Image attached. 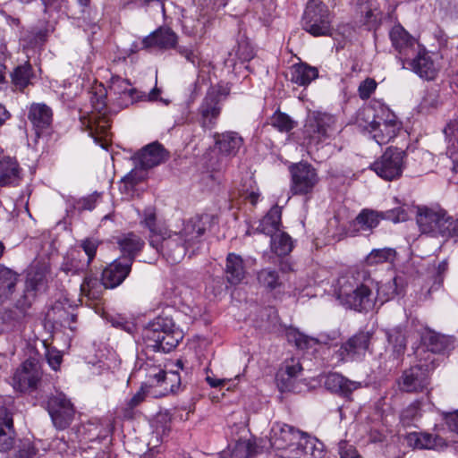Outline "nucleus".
Segmentation results:
<instances>
[{
	"label": "nucleus",
	"mask_w": 458,
	"mask_h": 458,
	"mask_svg": "<svg viewBox=\"0 0 458 458\" xmlns=\"http://www.w3.org/2000/svg\"><path fill=\"white\" fill-rule=\"evenodd\" d=\"M396 284L394 277L387 284L379 286L367 271L361 270L340 276L335 292L344 306L361 312L372 310L377 299L383 303L398 294Z\"/></svg>",
	"instance_id": "obj_1"
},
{
	"label": "nucleus",
	"mask_w": 458,
	"mask_h": 458,
	"mask_svg": "<svg viewBox=\"0 0 458 458\" xmlns=\"http://www.w3.org/2000/svg\"><path fill=\"white\" fill-rule=\"evenodd\" d=\"M416 223L422 234L433 238L458 239V218L449 216L440 207H417Z\"/></svg>",
	"instance_id": "obj_2"
},
{
	"label": "nucleus",
	"mask_w": 458,
	"mask_h": 458,
	"mask_svg": "<svg viewBox=\"0 0 458 458\" xmlns=\"http://www.w3.org/2000/svg\"><path fill=\"white\" fill-rule=\"evenodd\" d=\"M142 338L147 348L169 352L182 340L183 335L172 318L157 317L144 327Z\"/></svg>",
	"instance_id": "obj_3"
},
{
	"label": "nucleus",
	"mask_w": 458,
	"mask_h": 458,
	"mask_svg": "<svg viewBox=\"0 0 458 458\" xmlns=\"http://www.w3.org/2000/svg\"><path fill=\"white\" fill-rule=\"evenodd\" d=\"M229 89L221 85L208 89L199 108V123L204 130L216 127L222 111V101L229 95Z\"/></svg>",
	"instance_id": "obj_4"
},
{
	"label": "nucleus",
	"mask_w": 458,
	"mask_h": 458,
	"mask_svg": "<svg viewBox=\"0 0 458 458\" xmlns=\"http://www.w3.org/2000/svg\"><path fill=\"white\" fill-rule=\"evenodd\" d=\"M419 363L403 371L398 380L400 390L406 393H418L423 391L429 384L428 373L435 369V360L422 357L418 354Z\"/></svg>",
	"instance_id": "obj_5"
},
{
	"label": "nucleus",
	"mask_w": 458,
	"mask_h": 458,
	"mask_svg": "<svg viewBox=\"0 0 458 458\" xmlns=\"http://www.w3.org/2000/svg\"><path fill=\"white\" fill-rule=\"evenodd\" d=\"M335 116L313 112L306 119L303 133L309 143L319 144L332 138L337 132Z\"/></svg>",
	"instance_id": "obj_6"
},
{
	"label": "nucleus",
	"mask_w": 458,
	"mask_h": 458,
	"mask_svg": "<svg viewBox=\"0 0 458 458\" xmlns=\"http://www.w3.org/2000/svg\"><path fill=\"white\" fill-rule=\"evenodd\" d=\"M303 29L315 37L327 36L331 31V18L326 4L310 2L305 9Z\"/></svg>",
	"instance_id": "obj_7"
},
{
	"label": "nucleus",
	"mask_w": 458,
	"mask_h": 458,
	"mask_svg": "<svg viewBox=\"0 0 458 458\" xmlns=\"http://www.w3.org/2000/svg\"><path fill=\"white\" fill-rule=\"evenodd\" d=\"M405 152L398 148L389 147L377 159L370 168L381 178L393 181L399 178L403 170Z\"/></svg>",
	"instance_id": "obj_8"
},
{
	"label": "nucleus",
	"mask_w": 458,
	"mask_h": 458,
	"mask_svg": "<svg viewBox=\"0 0 458 458\" xmlns=\"http://www.w3.org/2000/svg\"><path fill=\"white\" fill-rule=\"evenodd\" d=\"M13 386L21 392L31 393L43 387L42 371L35 359L26 360L13 375Z\"/></svg>",
	"instance_id": "obj_9"
},
{
	"label": "nucleus",
	"mask_w": 458,
	"mask_h": 458,
	"mask_svg": "<svg viewBox=\"0 0 458 458\" xmlns=\"http://www.w3.org/2000/svg\"><path fill=\"white\" fill-rule=\"evenodd\" d=\"M47 408L57 429L63 430L71 425L74 417V408L63 393L51 394L47 397Z\"/></svg>",
	"instance_id": "obj_10"
},
{
	"label": "nucleus",
	"mask_w": 458,
	"mask_h": 458,
	"mask_svg": "<svg viewBox=\"0 0 458 458\" xmlns=\"http://www.w3.org/2000/svg\"><path fill=\"white\" fill-rule=\"evenodd\" d=\"M292 177L291 191L293 195H306L312 192L318 182L316 169L308 163H299L290 167Z\"/></svg>",
	"instance_id": "obj_11"
},
{
	"label": "nucleus",
	"mask_w": 458,
	"mask_h": 458,
	"mask_svg": "<svg viewBox=\"0 0 458 458\" xmlns=\"http://www.w3.org/2000/svg\"><path fill=\"white\" fill-rule=\"evenodd\" d=\"M163 258L171 264L179 263L186 254L188 247L177 233L164 232L157 245H151Z\"/></svg>",
	"instance_id": "obj_12"
},
{
	"label": "nucleus",
	"mask_w": 458,
	"mask_h": 458,
	"mask_svg": "<svg viewBox=\"0 0 458 458\" xmlns=\"http://www.w3.org/2000/svg\"><path fill=\"white\" fill-rule=\"evenodd\" d=\"M422 345L417 350L416 355L421 353L422 357L430 355L435 360L436 367L438 365L435 354L445 353L453 348L454 341L450 336L438 334L432 330H426L421 335Z\"/></svg>",
	"instance_id": "obj_13"
},
{
	"label": "nucleus",
	"mask_w": 458,
	"mask_h": 458,
	"mask_svg": "<svg viewBox=\"0 0 458 458\" xmlns=\"http://www.w3.org/2000/svg\"><path fill=\"white\" fill-rule=\"evenodd\" d=\"M371 334L360 331L349 338L336 351L335 355L341 361L360 360L369 349Z\"/></svg>",
	"instance_id": "obj_14"
},
{
	"label": "nucleus",
	"mask_w": 458,
	"mask_h": 458,
	"mask_svg": "<svg viewBox=\"0 0 458 458\" xmlns=\"http://www.w3.org/2000/svg\"><path fill=\"white\" fill-rule=\"evenodd\" d=\"M392 46L398 52L399 58L405 68L404 61L413 56L420 46L401 25H395L389 33Z\"/></svg>",
	"instance_id": "obj_15"
},
{
	"label": "nucleus",
	"mask_w": 458,
	"mask_h": 458,
	"mask_svg": "<svg viewBox=\"0 0 458 458\" xmlns=\"http://www.w3.org/2000/svg\"><path fill=\"white\" fill-rule=\"evenodd\" d=\"M131 259H117L110 263L102 272L105 288L113 289L120 285L131 270Z\"/></svg>",
	"instance_id": "obj_16"
},
{
	"label": "nucleus",
	"mask_w": 458,
	"mask_h": 458,
	"mask_svg": "<svg viewBox=\"0 0 458 458\" xmlns=\"http://www.w3.org/2000/svg\"><path fill=\"white\" fill-rule=\"evenodd\" d=\"M168 158V153L158 142H153L142 148L132 159L141 169H149L164 163Z\"/></svg>",
	"instance_id": "obj_17"
},
{
	"label": "nucleus",
	"mask_w": 458,
	"mask_h": 458,
	"mask_svg": "<svg viewBox=\"0 0 458 458\" xmlns=\"http://www.w3.org/2000/svg\"><path fill=\"white\" fill-rule=\"evenodd\" d=\"M401 130V123L392 114H387L386 118L378 117V121L369 134L379 145L388 143Z\"/></svg>",
	"instance_id": "obj_18"
},
{
	"label": "nucleus",
	"mask_w": 458,
	"mask_h": 458,
	"mask_svg": "<svg viewBox=\"0 0 458 458\" xmlns=\"http://www.w3.org/2000/svg\"><path fill=\"white\" fill-rule=\"evenodd\" d=\"M405 68L410 67L420 78L431 81L437 76V70L430 55L425 49L420 47L415 55L404 61Z\"/></svg>",
	"instance_id": "obj_19"
},
{
	"label": "nucleus",
	"mask_w": 458,
	"mask_h": 458,
	"mask_svg": "<svg viewBox=\"0 0 458 458\" xmlns=\"http://www.w3.org/2000/svg\"><path fill=\"white\" fill-rule=\"evenodd\" d=\"M208 224L209 216L208 215L196 216L190 218L177 234H180L183 242L189 248L199 242V239L206 232Z\"/></svg>",
	"instance_id": "obj_20"
},
{
	"label": "nucleus",
	"mask_w": 458,
	"mask_h": 458,
	"mask_svg": "<svg viewBox=\"0 0 458 458\" xmlns=\"http://www.w3.org/2000/svg\"><path fill=\"white\" fill-rule=\"evenodd\" d=\"M178 41L177 35L167 27H160L150 35L142 39V47H158L160 49H170L176 47Z\"/></svg>",
	"instance_id": "obj_21"
},
{
	"label": "nucleus",
	"mask_w": 458,
	"mask_h": 458,
	"mask_svg": "<svg viewBox=\"0 0 458 458\" xmlns=\"http://www.w3.org/2000/svg\"><path fill=\"white\" fill-rule=\"evenodd\" d=\"M301 371L302 366L298 359L285 360L276 374V381L281 390L290 391Z\"/></svg>",
	"instance_id": "obj_22"
},
{
	"label": "nucleus",
	"mask_w": 458,
	"mask_h": 458,
	"mask_svg": "<svg viewBox=\"0 0 458 458\" xmlns=\"http://www.w3.org/2000/svg\"><path fill=\"white\" fill-rule=\"evenodd\" d=\"M215 145L219 153L226 157H234L243 145L242 137L236 131L215 133Z\"/></svg>",
	"instance_id": "obj_23"
},
{
	"label": "nucleus",
	"mask_w": 458,
	"mask_h": 458,
	"mask_svg": "<svg viewBox=\"0 0 458 458\" xmlns=\"http://www.w3.org/2000/svg\"><path fill=\"white\" fill-rule=\"evenodd\" d=\"M22 179L21 168L11 157L0 159V187L18 186Z\"/></svg>",
	"instance_id": "obj_24"
},
{
	"label": "nucleus",
	"mask_w": 458,
	"mask_h": 458,
	"mask_svg": "<svg viewBox=\"0 0 458 458\" xmlns=\"http://www.w3.org/2000/svg\"><path fill=\"white\" fill-rule=\"evenodd\" d=\"M324 385L330 392L345 398H349L352 393L360 386V383L351 381L338 373L328 374Z\"/></svg>",
	"instance_id": "obj_25"
},
{
	"label": "nucleus",
	"mask_w": 458,
	"mask_h": 458,
	"mask_svg": "<svg viewBox=\"0 0 458 458\" xmlns=\"http://www.w3.org/2000/svg\"><path fill=\"white\" fill-rule=\"evenodd\" d=\"M140 369L146 371V376L157 383V386H164L165 392H174V382L179 381V377L174 372L166 373L164 369L150 362H145Z\"/></svg>",
	"instance_id": "obj_26"
},
{
	"label": "nucleus",
	"mask_w": 458,
	"mask_h": 458,
	"mask_svg": "<svg viewBox=\"0 0 458 458\" xmlns=\"http://www.w3.org/2000/svg\"><path fill=\"white\" fill-rule=\"evenodd\" d=\"M52 110L45 104L31 105L28 118L33 124L36 134L39 137L40 133L49 128L52 123Z\"/></svg>",
	"instance_id": "obj_27"
},
{
	"label": "nucleus",
	"mask_w": 458,
	"mask_h": 458,
	"mask_svg": "<svg viewBox=\"0 0 458 458\" xmlns=\"http://www.w3.org/2000/svg\"><path fill=\"white\" fill-rule=\"evenodd\" d=\"M301 437V431L293 426L284 424L278 431H274L273 445L277 449L292 452L297 439Z\"/></svg>",
	"instance_id": "obj_28"
},
{
	"label": "nucleus",
	"mask_w": 458,
	"mask_h": 458,
	"mask_svg": "<svg viewBox=\"0 0 458 458\" xmlns=\"http://www.w3.org/2000/svg\"><path fill=\"white\" fill-rule=\"evenodd\" d=\"M109 90L115 95H119L121 104L125 106L132 104L138 98V92L131 87L130 81L119 76L112 77Z\"/></svg>",
	"instance_id": "obj_29"
},
{
	"label": "nucleus",
	"mask_w": 458,
	"mask_h": 458,
	"mask_svg": "<svg viewBox=\"0 0 458 458\" xmlns=\"http://www.w3.org/2000/svg\"><path fill=\"white\" fill-rule=\"evenodd\" d=\"M246 270L241 256L229 253L226 258L225 276L232 284H240L245 277Z\"/></svg>",
	"instance_id": "obj_30"
},
{
	"label": "nucleus",
	"mask_w": 458,
	"mask_h": 458,
	"mask_svg": "<svg viewBox=\"0 0 458 458\" xmlns=\"http://www.w3.org/2000/svg\"><path fill=\"white\" fill-rule=\"evenodd\" d=\"M117 243L123 253L122 259H135L137 253L141 250L144 242L133 233H129L118 238Z\"/></svg>",
	"instance_id": "obj_31"
},
{
	"label": "nucleus",
	"mask_w": 458,
	"mask_h": 458,
	"mask_svg": "<svg viewBox=\"0 0 458 458\" xmlns=\"http://www.w3.org/2000/svg\"><path fill=\"white\" fill-rule=\"evenodd\" d=\"M140 224L149 230V244L157 245L160 235L165 232L157 222V214L153 207L144 209Z\"/></svg>",
	"instance_id": "obj_32"
},
{
	"label": "nucleus",
	"mask_w": 458,
	"mask_h": 458,
	"mask_svg": "<svg viewBox=\"0 0 458 458\" xmlns=\"http://www.w3.org/2000/svg\"><path fill=\"white\" fill-rule=\"evenodd\" d=\"M281 216V208L278 206L271 208L267 214L259 221L257 231L266 235L280 231Z\"/></svg>",
	"instance_id": "obj_33"
},
{
	"label": "nucleus",
	"mask_w": 458,
	"mask_h": 458,
	"mask_svg": "<svg viewBox=\"0 0 458 458\" xmlns=\"http://www.w3.org/2000/svg\"><path fill=\"white\" fill-rule=\"evenodd\" d=\"M318 76V71L316 67L306 64H294L291 70V81L300 86H306Z\"/></svg>",
	"instance_id": "obj_34"
},
{
	"label": "nucleus",
	"mask_w": 458,
	"mask_h": 458,
	"mask_svg": "<svg viewBox=\"0 0 458 458\" xmlns=\"http://www.w3.org/2000/svg\"><path fill=\"white\" fill-rule=\"evenodd\" d=\"M208 22L209 19L206 15L183 17L182 29L188 36L202 38L207 31Z\"/></svg>",
	"instance_id": "obj_35"
},
{
	"label": "nucleus",
	"mask_w": 458,
	"mask_h": 458,
	"mask_svg": "<svg viewBox=\"0 0 458 458\" xmlns=\"http://www.w3.org/2000/svg\"><path fill=\"white\" fill-rule=\"evenodd\" d=\"M89 267V262L81 259L80 251H72L64 259L61 269L66 275H80L86 272Z\"/></svg>",
	"instance_id": "obj_36"
},
{
	"label": "nucleus",
	"mask_w": 458,
	"mask_h": 458,
	"mask_svg": "<svg viewBox=\"0 0 458 458\" xmlns=\"http://www.w3.org/2000/svg\"><path fill=\"white\" fill-rule=\"evenodd\" d=\"M81 123L86 125L89 136L94 138L96 141L101 137L107 136L110 124L105 117L92 114L87 121L81 119Z\"/></svg>",
	"instance_id": "obj_37"
},
{
	"label": "nucleus",
	"mask_w": 458,
	"mask_h": 458,
	"mask_svg": "<svg viewBox=\"0 0 458 458\" xmlns=\"http://www.w3.org/2000/svg\"><path fill=\"white\" fill-rule=\"evenodd\" d=\"M103 289H106L103 280H98L91 274H87L81 284V295L89 300H98L102 294Z\"/></svg>",
	"instance_id": "obj_38"
},
{
	"label": "nucleus",
	"mask_w": 458,
	"mask_h": 458,
	"mask_svg": "<svg viewBox=\"0 0 458 458\" xmlns=\"http://www.w3.org/2000/svg\"><path fill=\"white\" fill-rule=\"evenodd\" d=\"M18 278L19 275L16 272L0 266V301L14 292Z\"/></svg>",
	"instance_id": "obj_39"
},
{
	"label": "nucleus",
	"mask_w": 458,
	"mask_h": 458,
	"mask_svg": "<svg viewBox=\"0 0 458 458\" xmlns=\"http://www.w3.org/2000/svg\"><path fill=\"white\" fill-rule=\"evenodd\" d=\"M255 445L250 440H239L228 451L221 454L222 458H250L255 454Z\"/></svg>",
	"instance_id": "obj_40"
},
{
	"label": "nucleus",
	"mask_w": 458,
	"mask_h": 458,
	"mask_svg": "<svg viewBox=\"0 0 458 458\" xmlns=\"http://www.w3.org/2000/svg\"><path fill=\"white\" fill-rule=\"evenodd\" d=\"M268 235L271 237V249L276 255L285 256L292 251L293 241L286 233L278 231Z\"/></svg>",
	"instance_id": "obj_41"
},
{
	"label": "nucleus",
	"mask_w": 458,
	"mask_h": 458,
	"mask_svg": "<svg viewBox=\"0 0 458 458\" xmlns=\"http://www.w3.org/2000/svg\"><path fill=\"white\" fill-rule=\"evenodd\" d=\"M406 440L410 446L420 449H432L441 438L428 433L412 432L407 435Z\"/></svg>",
	"instance_id": "obj_42"
},
{
	"label": "nucleus",
	"mask_w": 458,
	"mask_h": 458,
	"mask_svg": "<svg viewBox=\"0 0 458 458\" xmlns=\"http://www.w3.org/2000/svg\"><path fill=\"white\" fill-rule=\"evenodd\" d=\"M396 257V251L392 248L374 249L366 257L368 266H377L383 263H393Z\"/></svg>",
	"instance_id": "obj_43"
},
{
	"label": "nucleus",
	"mask_w": 458,
	"mask_h": 458,
	"mask_svg": "<svg viewBox=\"0 0 458 458\" xmlns=\"http://www.w3.org/2000/svg\"><path fill=\"white\" fill-rule=\"evenodd\" d=\"M379 115L376 114V111L371 106H365L357 112L356 114V124L363 131H367L369 133L374 128L377 121H378Z\"/></svg>",
	"instance_id": "obj_44"
},
{
	"label": "nucleus",
	"mask_w": 458,
	"mask_h": 458,
	"mask_svg": "<svg viewBox=\"0 0 458 458\" xmlns=\"http://www.w3.org/2000/svg\"><path fill=\"white\" fill-rule=\"evenodd\" d=\"M384 216L377 211L363 209L355 218V224L360 225L361 230L370 231L377 227Z\"/></svg>",
	"instance_id": "obj_45"
},
{
	"label": "nucleus",
	"mask_w": 458,
	"mask_h": 458,
	"mask_svg": "<svg viewBox=\"0 0 458 458\" xmlns=\"http://www.w3.org/2000/svg\"><path fill=\"white\" fill-rule=\"evenodd\" d=\"M31 70V65L28 63L19 65L13 70L11 74L12 82L17 89L22 90L30 83Z\"/></svg>",
	"instance_id": "obj_46"
},
{
	"label": "nucleus",
	"mask_w": 458,
	"mask_h": 458,
	"mask_svg": "<svg viewBox=\"0 0 458 458\" xmlns=\"http://www.w3.org/2000/svg\"><path fill=\"white\" fill-rule=\"evenodd\" d=\"M389 344H392L393 350L398 355L404 352L406 348V339L403 328L401 326L394 327L386 332Z\"/></svg>",
	"instance_id": "obj_47"
},
{
	"label": "nucleus",
	"mask_w": 458,
	"mask_h": 458,
	"mask_svg": "<svg viewBox=\"0 0 458 458\" xmlns=\"http://www.w3.org/2000/svg\"><path fill=\"white\" fill-rule=\"evenodd\" d=\"M304 443L303 451L297 452V458H322V444L307 435Z\"/></svg>",
	"instance_id": "obj_48"
},
{
	"label": "nucleus",
	"mask_w": 458,
	"mask_h": 458,
	"mask_svg": "<svg viewBox=\"0 0 458 458\" xmlns=\"http://www.w3.org/2000/svg\"><path fill=\"white\" fill-rule=\"evenodd\" d=\"M258 280L262 286L270 291L281 285L278 273L270 268L261 269L258 273Z\"/></svg>",
	"instance_id": "obj_49"
},
{
	"label": "nucleus",
	"mask_w": 458,
	"mask_h": 458,
	"mask_svg": "<svg viewBox=\"0 0 458 458\" xmlns=\"http://www.w3.org/2000/svg\"><path fill=\"white\" fill-rule=\"evenodd\" d=\"M271 124L280 131L288 132L296 126V123L286 114L276 112L271 117Z\"/></svg>",
	"instance_id": "obj_50"
},
{
	"label": "nucleus",
	"mask_w": 458,
	"mask_h": 458,
	"mask_svg": "<svg viewBox=\"0 0 458 458\" xmlns=\"http://www.w3.org/2000/svg\"><path fill=\"white\" fill-rule=\"evenodd\" d=\"M287 339L299 349H308L317 343L314 338H310L295 329H290L287 332Z\"/></svg>",
	"instance_id": "obj_51"
},
{
	"label": "nucleus",
	"mask_w": 458,
	"mask_h": 458,
	"mask_svg": "<svg viewBox=\"0 0 458 458\" xmlns=\"http://www.w3.org/2000/svg\"><path fill=\"white\" fill-rule=\"evenodd\" d=\"M16 432L14 428H0V452H8L15 445Z\"/></svg>",
	"instance_id": "obj_52"
},
{
	"label": "nucleus",
	"mask_w": 458,
	"mask_h": 458,
	"mask_svg": "<svg viewBox=\"0 0 458 458\" xmlns=\"http://www.w3.org/2000/svg\"><path fill=\"white\" fill-rule=\"evenodd\" d=\"M46 278L41 271H36L29 274L26 281V288L28 292L37 293L45 288Z\"/></svg>",
	"instance_id": "obj_53"
},
{
	"label": "nucleus",
	"mask_w": 458,
	"mask_h": 458,
	"mask_svg": "<svg viewBox=\"0 0 458 458\" xmlns=\"http://www.w3.org/2000/svg\"><path fill=\"white\" fill-rule=\"evenodd\" d=\"M444 133L451 144V153L458 149V122L456 120H451L444 129Z\"/></svg>",
	"instance_id": "obj_54"
},
{
	"label": "nucleus",
	"mask_w": 458,
	"mask_h": 458,
	"mask_svg": "<svg viewBox=\"0 0 458 458\" xmlns=\"http://www.w3.org/2000/svg\"><path fill=\"white\" fill-rule=\"evenodd\" d=\"M340 458H362L356 447L345 440H341L337 445Z\"/></svg>",
	"instance_id": "obj_55"
},
{
	"label": "nucleus",
	"mask_w": 458,
	"mask_h": 458,
	"mask_svg": "<svg viewBox=\"0 0 458 458\" xmlns=\"http://www.w3.org/2000/svg\"><path fill=\"white\" fill-rule=\"evenodd\" d=\"M177 52L182 56H183L187 62L191 63L194 67L199 66L201 58L198 51L187 47H178Z\"/></svg>",
	"instance_id": "obj_56"
},
{
	"label": "nucleus",
	"mask_w": 458,
	"mask_h": 458,
	"mask_svg": "<svg viewBox=\"0 0 458 458\" xmlns=\"http://www.w3.org/2000/svg\"><path fill=\"white\" fill-rule=\"evenodd\" d=\"M11 405L0 404V428H14Z\"/></svg>",
	"instance_id": "obj_57"
},
{
	"label": "nucleus",
	"mask_w": 458,
	"mask_h": 458,
	"mask_svg": "<svg viewBox=\"0 0 458 458\" xmlns=\"http://www.w3.org/2000/svg\"><path fill=\"white\" fill-rule=\"evenodd\" d=\"M237 58L242 62H248L254 57V51L248 42H240L235 53Z\"/></svg>",
	"instance_id": "obj_58"
},
{
	"label": "nucleus",
	"mask_w": 458,
	"mask_h": 458,
	"mask_svg": "<svg viewBox=\"0 0 458 458\" xmlns=\"http://www.w3.org/2000/svg\"><path fill=\"white\" fill-rule=\"evenodd\" d=\"M377 88V83L375 80L368 78L363 81L358 89L359 96L361 99H368L370 98L372 93L375 91Z\"/></svg>",
	"instance_id": "obj_59"
},
{
	"label": "nucleus",
	"mask_w": 458,
	"mask_h": 458,
	"mask_svg": "<svg viewBox=\"0 0 458 458\" xmlns=\"http://www.w3.org/2000/svg\"><path fill=\"white\" fill-rule=\"evenodd\" d=\"M98 245L97 241L90 239H87L81 242V248L88 257L86 261L89 262V265L96 256Z\"/></svg>",
	"instance_id": "obj_60"
},
{
	"label": "nucleus",
	"mask_w": 458,
	"mask_h": 458,
	"mask_svg": "<svg viewBox=\"0 0 458 458\" xmlns=\"http://www.w3.org/2000/svg\"><path fill=\"white\" fill-rule=\"evenodd\" d=\"M37 454V449L30 441L23 442L21 445L16 458H33Z\"/></svg>",
	"instance_id": "obj_61"
},
{
	"label": "nucleus",
	"mask_w": 458,
	"mask_h": 458,
	"mask_svg": "<svg viewBox=\"0 0 458 458\" xmlns=\"http://www.w3.org/2000/svg\"><path fill=\"white\" fill-rule=\"evenodd\" d=\"M443 419L448 428L458 434V410L451 412H443Z\"/></svg>",
	"instance_id": "obj_62"
},
{
	"label": "nucleus",
	"mask_w": 458,
	"mask_h": 458,
	"mask_svg": "<svg viewBox=\"0 0 458 458\" xmlns=\"http://www.w3.org/2000/svg\"><path fill=\"white\" fill-rule=\"evenodd\" d=\"M147 169H141L139 165H136V167L132 169L127 175L123 178L131 181V182L136 185L141 182H143L146 178V171Z\"/></svg>",
	"instance_id": "obj_63"
},
{
	"label": "nucleus",
	"mask_w": 458,
	"mask_h": 458,
	"mask_svg": "<svg viewBox=\"0 0 458 458\" xmlns=\"http://www.w3.org/2000/svg\"><path fill=\"white\" fill-rule=\"evenodd\" d=\"M98 198L99 195L98 193H93L86 198L81 199L78 202L79 208L81 210H92L96 207V202Z\"/></svg>",
	"instance_id": "obj_64"
}]
</instances>
